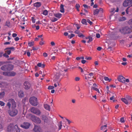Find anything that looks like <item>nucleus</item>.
Segmentation results:
<instances>
[{
  "mask_svg": "<svg viewBox=\"0 0 132 132\" xmlns=\"http://www.w3.org/2000/svg\"><path fill=\"white\" fill-rule=\"evenodd\" d=\"M16 108L11 107L10 109H9L8 110V113L9 115L11 117L16 116L18 113V110Z\"/></svg>",
  "mask_w": 132,
  "mask_h": 132,
  "instance_id": "obj_1",
  "label": "nucleus"
},
{
  "mask_svg": "<svg viewBox=\"0 0 132 132\" xmlns=\"http://www.w3.org/2000/svg\"><path fill=\"white\" fill-rule=\"evenodd\" d=\"M119 31L122 34H130L132 32V29L128 27H126L120 29Z\"/></svg>",
  "mask_w": 132,
  "mask_h": 132,
  "instance_id": "obj_2",
  "label": "nucleus"
},
{
  "mask_svg": "<svg viewBox=\"0 0 132 132\" xmlns=\"http://www.w3.org/2000/svg\"><path fill=\"white\" fill-rule=\"evenodd\" d=\"M11 104H12L11 107H16V102L14 99L12 98H10L8 100V102L7 103V106L8 107V109H10Z\"/></svg>",
  "mask_w": 132,
  "mask_h": 132,
  "instance_id": "obj_3",
  "label": "nucleus"
},
{
  "mask_svg": "<svg viewBox=\"0 0 132 132\" xmlns=\"http://www.w3.org/2000/svg\"><path fill=\"white\" fill-rule=\"evenodd\" d=\"M29 102L32 105L35 106H37L38 104L37 98L34 96L31 97L30 98Z\"/></svg>",
  "mask_w": 132,
  "mask_h": 132,
  "instance_id": "obj_4",
  "label": "nucleus"
},
{
  "mask_svg": "<svg viewBox=\"0 0 132 132\" xmlns=\"http://www.w3.org/2000/svg\"><path fill=\"white\" fill-rule=\"evenodd\" d=\"M30 111L31 112L37 116H39L41 113L40 110L39 109L34 107H32Z\"/></svg>",
  "mask_w": 132,
  "mask_h": 132,
  "instance_id": "obj_5",
  "label": "nucleus"
},
{
  "mask_svg": "<svg viewBox=\"0 0 132 132\" xmlns=\"http://www.w3.org/2000/svg\"><path fill=\"white\" fill-rule=\"evenodd\" d=\"M30 119L32 121L36 123L39 124L41 123V121L40 119L38 117L35 116H31Z\"/></svg>",
  "mask_w": 132,
  "mask_h": 132,
  "instance_id": "obj_6",
  "label": "nucleus"
},
{
  "mask_svg": "<svg viewBox=\"0 0 132 132\" xmlns=\"http://www.w3.org/2000/svg\"><path fill=\"white\" fill-rule=\"evenodd\" d=\"M30 125V123L27 122H24L20 125V126L23 128L28 129L29 128Z\"/></svg>",
  "mask_w": 132,
  "mask_h": 132,
  "instance_id": "obj_7",
  "label": "nucleus"
},
{
  "mask_svg": "<svg viewBox=\"0 0 132 132\" xmlns=\"http://www.w3.org/2000/svg\"><path fill=\"white\" fill-rule=\"evenodd\" d=\"M132 4V0H125L123 3L124 7H126Z\"/></svg>",
  "mask_w": 132,
  "mask_h": 132,
  "instance_id": "obj_8",
  "label": "nucleus"
},
{
  "mask_svg": "<svg viewBox=\"0 0 132 132\" xmlns=\"http://www.w3.org/2000/svg\"><path fill=\"white\" fill-rule=\"evenodd\" d=\"M15 50L14 47H7L6 48L5 50H6L5 51L6 53L8 55H10L11 53V51H14Z\"/></svg>",
  "mask_w": 132,
  "mask_h": 132,
  "instance_id": "obj_9",
  "label": "nucleus"
},
{
  "mask_svg": "<svg viewBox=\"0 0 132 132\" xmlns=\"http://www.w3.org/2000/svg\"><path fill=\"white\" fill-rule=\"evenodd\" d=\"M63 72V71H61L59 73H57L54 76V78H55L54 80H57L60 78L61 75L63 76V74H62V73Z\"/></svg>",
  "mask_w": 132,
  "mask_h": 132,
  "instance_id": "obj_10",
  "label": "nucleus"
},
{
  "mask_svg": "<svg viewBox=\"0 0 132 132\" xmlns=\"http://www.w3.org/2000/svg\"><path fill=\"white\" fill-rule=\"evenodd\" d=\"M104 122L105 121L103 120L101 122V125L102 126L101 127V130H104L106 129L107 124L106 123H105Z\"/></svg>",
  "mask_w": 132,
  "mask_h": 132,
  "instance_id": "obj_11",
  "label": "nucleus"
},
{
  "mask_svg": "<svg viewBox=\"0 0 132 132\" xmlns=\"http://www.w3.org/2000/svg\"><path fill=\"white\" fill-rule=\"evenodd\" d=\"M14 126L13 123H10L7 127V131L9 132H12L14 128Z\"/></svg>",
  "mask_w": 132,
  "mask_h": 132,
  "instance_id": "obj_12",
  "label": "nucleus"
},
{
  "mask_svg": "<svg viewBox=\"0 0 132 132\" xmlns=\"http://www.w3.org/2000/svg\"><path fill=\"white\" fill-rule=\"evenodd\" d=\"M33 130L35 132H42V129L39 126H35Z\"/></svg>",
  "mask_w": 132,
  "mask_h": 132,
  "instance_id": "obj_13",
  "label": "nucleus"
},
{
  "mask_svg": "<svg viewBox=\"0 0 132 132\" xmlns=\"http://www.w3.org/2000/svg\"><path fill=\"white\" fill-rule=\"evenodd\" d=\"M118 79L119 81L123 83H125V78L122 76H119L118 78Z\"/></svg>",
  "mask_w": 132,
  "mask_h": 132,
  "instance_id": "obj_14",
  "label": "nucleus"
},
{
  "mask_svg": "<svg viewBox=\"0 0 132 132\" xmlns=\"http://www.w3.org/2000/svg\"><path fill=\"white\" fill-rule=\"evenodd\" d=\"M24 85L25 87V88L26 89H29L31 86L30 84L28 81L25 82L24 84Z\"/></svg>",
  "mask_w": 132,
  "mask_h": 132,
  "instance_id": "obj_15",
  "label": "nucleus"
},
{
  "mask_svg": "<svg viewBox=\"0 0 132 132\" xmlns=\"http://www.w3.org/2000/svg\"><path fill=\"white\" fill-rule=\"evenodd\" d=\"M12 132H20V130L17 125L14 126V128Z\"/></svg>",
  "mask_w": 132,
  "mask_h": 132,
  "instance_id": "obj_16",
  "label": "nucleus"
},
{
  "mask_svg": "<svg viewBox=\"0 0 132 132\" xmlns=\"http://www.w3.org/2000/svg\"><path fill=\"white\" fill-rule=\"evenodd\" d=\"M7 70L8 71H10L12 70L14 68L13 65L11 64H7Z\"/></svg>",
  "mask_w": 132,
  "mask_h": 132,
  "instance_id": "obj_17",
  "label": "nucleus"
},
{
  "mask_svg": "<svg viewBox=\"0 0 132 132\" xmlns=\"http://www.w3.org/2000/svg\"><path fill=\"white\" fill-rule=\"evenodd\" d=\"M18 95L20 97H23L24 96L23 92V91L21 90L19 91L18 92Z\"/></svg>",
  "mask_w": 132,
  "mask_h": 132,
  "instance_id": "obj_18",
  "label": "nucleus"
},
{
  "mask_svg": "<svg viewBox=\"0 0 132 132\" xmlns=\"http://www.w3.org/2000/svg\"><path fill=\"white\" fill-rule=\"evenodd\" d=\"M126 98L129 102V104H130L132 101L131 97L129 95H127L126 97Z\"/></svg>",
  "mask_w": 132,
  "mask_h": 132,
  "instance_id": "obj_19",
  "label": "nucleus"
},
{
  "mask_svg": "<svg viewBox=\"0 0 132 132\" xmlns=\"http://www.w3.org/2000/svg\"><path fill=\"white\" fill-rule=\"evenodd\" d=\"M64 5L63 4H61L60 6V11L62 13H64Z\"/></svg>",
  "mask_w": 132,
  "mask_h": 132,
  "instance_id": "obj_20",
  "label": "nucleus"
},
{
  "mask_svg": "<svg viewBox=\"0 0 132 132\" xmlns=\"http://www.w3.org/2000/svg\"><path fill=\"white\" fill-rule=\"evenodd\" d=\"M41 5V4L40 2H37L34 4V6L36 7H39Z\"/></svg>",
  "mask_w": 132,
  "mask_h": 132,
  "instance_id": "obj_21",
  "label": "nucleus"
},
{
  "mask_svg": "<svg viewBox=\"0 0 132 132\" xmlns=\"http://www.w3.org/2000/svg\"><path fill=\"white\" fill-rule=\"evenodd\" d=\"M94 90L96 91L98 93H100L101 94L99 89L96 88L94 87H92L91 88V90Z\"/></svg>",
  "mask_w": 132,
  "mask_h": 132,
  "instance_id": "obj_22",
  "label": "nucleus"
},
{
  "mask_svg": "<svg viewBox=\"0 0 132 132\" xmlns=\"http://www.w3.org/2000/svg\"><path fill=\"white\" fill-rule=\"evenodd\" d=\"M122 101L124 102L125 104H129V102L128 101L127 99L126 98H122L121 99Z\"/></svg>",
  "mask_w": 132,
  "mask_h": 132,
  "instance_id": "obj_23",
  "label": "nucleus"
},
{
  "mask_svg": "<svg viewBox=\"0 0 132 132\" xmlns=\"http://www.w3.org/2000/svg\"><path fill=\"white\" fill-rule=\"evenodd\" d=\"M5 26H7L8 27H10L11 26L10 21L9 20L6 21L5 23Z\"/></svg>",
  "mask_w": 132,
  "mask_h": 132,
  "instance_id": "obj_24",
  "label": "nucleus"
},
{
  "mask_svg": "<svg viewBox=\"0 0 132 132\" xmlns=\"http://www.w3.org/2000/svg\"><path fill=\"white\" fill-rule=\"evenodd\" d=\"M54 16L58 18H60L62 16V14L60 13H57L54 14Z\"/></svg>",
  "mask_w": 132,
  "mask_h": 132,
  "instance_id": "obj_25",
  "label": "nucleus"
},
{
  "mask_svg": "<svg viewBox=\"0 0 132 132\" xmlns=\"http://www.w3.org/2000/svg\"><path fill=\"white\" fill-rule=\"evenodd\" d=\"M44 108L46 110L50 111V107L49 105L47 104H45L44 105Z\"/></svg>",
  "mask_w": 132,
  "mask_h": 132,
  "instance_id": "obj_26",
  "label": "nucleus"
},
{
  "mask_svg": "<svg viewBox=\"0 0 132 132\" xmlns=\"http://www.w3.org/2000/svg\"><path fill=\"white\" fill-rule=\"evenodd\" d=\"M1 69L3 71L7 70V64L5 65L2 66L1 67Z\"/></svg>",
  "mask_w": 132,
  "mask_h": 132,
  "instance_id": "obj_27",
  "label": "nucleus"
},
{
  "mask_svg": "<svg viewBox=\"0 0 132 132\" xmlns=\"http://www.w3.org/2000/svg\"><path fill=\"white\" fill-rule=\"evenodd\" d=\"M37 66L39 67H41L42 68H44L45 66V65L44 64H42L41 63H38L37 64Z\"/></svg>",
  "mask_w": 132,
  "mask_h": 132,
  "instance_id": "obj_28",
  "label": "nucleus"
},
{
  "mask_svg": "<svg viewBox=\"0 0 132 132\" xmlns=\"http://www.w3.org/2000/svg\"><path fill=\"white\" fill-rule=\"evenodd\" d=\"M99 12V9H96L94 11V15H97L98 14Z\"/></svg>",
  "mask_w": 132,
  "mask_h": 132,
  "instance_id": "obj_29",
  "label": "nucleus"
},
{
  "mask_svg": "<svg viewBox=\"0 0 132 132\" xmlns=\"http://www.w3.org/2000/svg\"><path fill=\"white\" fill-rule=\"evenodd\" d=\"M54 81H55V84H54V86L56 87L58 85L60 87V84H59V81H56V80H54Z\"/></svg>",
  "mask_w": 132,
  "mask_h": 132,
  "instance_id": "obj_30",
  "label": "nucleus"
},
{
  "mask_svg": "<svg viewBox=\"0 0 132 132\" xmlns=\"http://www.w3.org/2000/svg\"><path fill=\"white\" fill-rule=\"evenodd\" d=\"M15 75V73L14 72H9V76H14Z\"/></svg>",
  "mask_w": 132,
  "mask_h": 132,
  "instance_id": "obj_31",
  "label": "nucleus"
},
{
  "mask_svg": "<svg viewBox=\"0 0 132 132\" xmlns=\"http://www.w3.org/2000/svg\"><path fill=\"white\" fill-rule=\"evenodd\" d=\"M4 95L5 93L4 92L0 93V99L4 97Z\"/></svg>",
  "mask_w": 132,
  "mask_h": 132,
  "instance_id": "obj_32",
  "label": "nucleus"
},
{
  "mask_svg": "<svg viewBox=\"0 0 132 132\" xmlns=\"http://www.w3.org/2000/svg\"><path fill=\"white\" fill-rule=\"evenodd\" d=\"M34 42L33 41H32L30 42H29L28 43V46L30 47H31L34 45Z\"/></svg>",
  "mask_w": 132,
  "mask_h": 132,
  "instance_id": "obj_33",
  "label": "nucleus"
},
{
  "mask_svg": "<svg viewBox=\"0 0 132 132\" xmlns=\"http://www.w3.org/2000/svg\"><path fill=\"white\" fill-rule=\"evenodd\" d=\"M104 79L106 81H109L110 82L111 80V79H109L108 77H105L104 78Z\"/></svg>",
  "mask_w": 132,
  "mask_h": 132,
  "instance_id": "obj_34",
  "label": "nucleus"
},
{
  "mask_svg": "<svg viewBox=\"0 0 132 132\" xmlns=\"http://www.w3.org/2000/svg\"><path fill=\"white\" fill-rule=\"evenodd\" d=\"M116 98V96L114 95L110 97V100H113V102H114L115 101V99Z\"/></svg>",
  "mask_w": 132,
  "mask_h": 132,
  "instance_id": "obj_35",
  "label": "nucleus"
},
{
  "mask_svg": "<svg viewBox=\"0 0 132 132\" xmlns=\"http://www.w3.org/2000/svg\"><path fill=\"white\" fill-rule=\"evenodd\" d=\"M43 38H42L41 39V41L39 43V44L40 45H42L44 44V41L43 40Z\"/></svg>",
  "mask_w": 132,
  "mask_h": 132,
  "instance_id": "obj_36",
  "label": "nucleus"
},
{
  "mask_svg": "<svg viewBox=\"0 0 132 132\" xmlns=\"http://www.w3.org/2000/svg\"><path fill=\"white\" fill-rule=\"evenodd\" d=\"M48 13V11L46 10L43 11V14L45 15H47Z\"/></svg>",
  "mask_w": 132,
  "mask_h": 132,
  "instance_id": "obj_37",
  "label": "nucleus"
},
{
  "mask_svg": "<svg viewBox=\"0 0 132 132\" xmlns=\"http://www.w3.org/2000/svg\"><path fill=\"white\" fill-rule=\"evenodd\" d=\"M3 74L4 76H9V72H3Z\"/></svg>",
  "mask_w": 132,
  "mask_h": 132,
  "instance_id": "obj_38",
  "label": "nucleus"
},
{
  "mask_svg": "<svg viewBox=\"0 0 132 132\" xmlns=\"http://www.w3.org/2000/svg\"><path fill=\"white\" fill-rule=\"evenodd\" d=\"M126 19L125 17L122 16V17H121L120 18L119 20L120 21H123L126 20Z\"/></svg>",
  "mask_w": 132,
  "mask_h": 132,
  "instance_id": "obj_39",
  "label": "nucleus"
},
{
  "mask_svg": "<svg viewBox=\"0 0 132 132\" xmlns=\"http://www.w3.org/2000/svg\"><path fill=\"white\" fill-rule=\"evenodd\" d=\"M88 75H89V76L88 77V78H90L92 77H93V73L91 72Z\"/></svg>",
  "mask_w": 132,
  "mask_h": 132,
  "instance_id": "obj_40",
  "label": "nucleus"
},
{
  "mask_svg": "<svg viewBox=\"0 0 132 132\" xmlns=\"http://www.w3.org/2000/svg\"><path fill=\"white\" fill-rule=\"evenodd\" d=\"M82 23L83 24H86V21L85 19H83L81 21Z\"/></svg>",
  "mask_w": 132,
  "mask_h": 132,
  "instance_id": "obj_41",
  "label": "nucleus"
},
{
  "mask_svg": "<svg viewBox=\"0 0 132 132\" xmlns=\"http://www.w3.org/2000/svg\"><path fill=\"white\" fill-rule=\"evenodd\" d=\"M75 36V35L73 34H71V35H68V38L69 39H71L73 37H74Z\"/></svg>",
  "mask_w": 132,
  "mask_h": 132,
  "instance_id": "obj_42",
  "label": "nucleus"
},
{
  "mask_svg": "<svg viewBox=\"0 0 132 132\" xmlns=\"http://www.w3.org/2000/svg\"><path fill=\"white\" fill-rule=\"evenodd\" d=\"M78 36L79 37H81L82 38H84L85 37L84 35L81 33L79 34Z\"/></svg>",
  "mask_w": 132,
  "mask_h": 132,
  "instance_id": "obj_43",
  "label": "nucleus"
},
{
  "mask_svg": "<svg viewBox=\"0 0 132 132\" xmlns=\"http://www.w3.org/2000/svg\"><path fill=\"white\" fill-rule=\"evenodd\" d=\"M5 103L3 101H0V105L1 106H4L5 105Z\"/></svg>",
  "mask_w": 132,
  "mask_h": 132,
  "instance_id": "obj_44",
  "label": "nucleus"
},
{
  "mask_svg": "<svg viewBox=\"0 0 132 132\" xmlns=\"http://www.w3.org/2000/svg\"><path fill=\"white\" fill-rule=\"evenodd\" d=\"M128 23L130 25H132V18L129 20L128 22Z\"/></svg>",
  "mask_w": 132,
  "mask_h": 132,
  "instance_id": "obj_45",
  "label": "nucleus"
},
{
  "mask_svg": "<svg viewBox=\"0 0 132 132\" xmlns=\"http://www.w3.org/2000/svg\"><path fill=\"white\" fill-rule=\"evenodd\" d=\"M3 55L6 58H8L9 57V56L6 53L4 54H3Z\"/></svg>",
  "mask_w": 132,
  "mask_h": 132,
  "instance_id": "obj_46",
  "label": "nucleus"
},
{
  "mask_svg": "<svg viewBox=\"0 0 132 132\" xmlns=\"http://www.w3.org/2000/svg\"><path fill=\"white\" fill-rule=\"evenodd\" d=\"M92 40H93L92 37L90 36H89V40L87 41V42L88 43H89V42L92 41Z\"/></svg>",
  "mask_w": 132,
  "mask_h": 132,
  "instance_id": "obj_47",
  "label": "nucleus"
},
{
  "mask_svg": "<svg viewBox=\"0 0 132 132\" xmlns=\"http://www.w3.org/2000/svg\"><path fill=\"white\" fill-rule=\"evenodd\" d=\"M58 20L57 19L55 18H54L52 19L51 21L52 22H55Z\"/></svg>",
  "mask_w": 132,
  "mask_h": 132,
  "instance_id": "obj_48",
  "label": "nucleus"
},
{
  "mask_svg": "<svg viewBox=\"0 0 132 132\" xmlns=\"http://www.w3.org/2000/svg\"><path fill=\"white\" fill-rule=\"evenodd\" d=\"M54 88V87L53 86H49L48 87V89H52Z\"/></svg>",
  "mask_w": 132,
  "mask_h": 132,
  "instance_id": "obj_49",
  "label": "nucleus"
},
{
  "mask_svg": "<svg viewBox=\"0 0 132 132\" xmlns=\"http://www.w3.org/2000/svg\"><path fill=\"white\" fill-rule=\"evenodd\" d=\"M50 44H51V46H55V43L53 41H52V42H51Z\"/></svg>",
  "mask_w": 132,
  "mask_h": 132,
  "instance_id": "obj_50",
  "label": "nucleus"
},
{
  "mask_svg": "<svg viewBox=\"0 0 132 132\" xmlns=\"http://www.w3.org/2000/svg\"><path fill=\"white\" fill-rule=\"evenodd\" d=\"M120 121L122 123H123L125 122L124 120V118L123 117H122L120 119Z\"/></svg>",
  "mask_w": 132,
  "mask_h": 132,
  "instance_id": "obj_51",
  "label": "nucleus"
},
{
  "mask_svg": "<svg viewBox=\"0 0 132 132\" xmlns=\"http://www.w3.org/2000/svg\"><path fill=\"white\" fill-rule=\"evenodd\" d=\"M62 122L61 121L60 122V125L59 126V129L60 130L61 129L62 127Z\"/></svg>",
  "mask_w": 132,
  "mask_h": 132,
  "instance_id": "obj_52",
  "label": "nucleus"
},
{
  "mask_svg": "<svg viewBox=\"0 0 132 132\" xmlns=\"http://www.w3.org/2000/svg\"><path fill=\"white\" fill-rule=\"evenodd\" d=\"M75 7L76 9H78L80 7V6L79 4H76Z\"/></svg>",
  "mask_w": 132,
  "mask_h": 132,
  "instance_id": "obj_53",
  "label": "nucleus"
},
{
  "mask_svg": "<svg viewBox=\"0 0 132 132\" xmlns=\"http://www.w3.org/2000/svg\"><path fill=\"white\" fill-rule=\"evenodd\" d=\"M130 7H128L126 9V13L127 14H128L129 12V8Z\"/></svg>",
  "mask_w": 132,
  "mask_h": 132,
  "instance_id": "obj_54",
  "label": "nucleus"
},
{
  "mask_svg": "<svg viewBox=\"0 0 132 132\" xmlns=\"http://www.w3.org/2000/svg\"><path fill=\"white\" fill-rule=\"evenodd\" d=\"M27 20V19H26V17H23L22 18V20L23 21H26Z\"/></svg>",
  "mask_w": 132,
  "mask_h": 132,
  "instance_id": "obj_55",
  "label": "nucleus"
},
{
  "mask_svg": "<svg viewBox=\"0 0 132 132\" xmlns=\"http://www.w3.org/2000/svg\"><path fill=\"white\" fill-rule=\"evenodd\" d=\"M43 56L45 57H46L47 56V54L46 53H44L43 54Z\"/></svg>",
  "mask_w": 132,
  "mask_h": 132,
  "instance_id": "obj_56",
  "label": "nucleus"
},
{
  "mask_svg": "<svg viewBox=\"0 0 132 132\" xmlns=\"http://www.w3.org/2000/svg\"><path fill=\"white\" fill-rule=\"evenodd\" d=\"M80 79V78L78 77H76L75 79V80L76 81H79Z\"/></svg>",
  "mask_w": 132,
  "mask_h": 132,
  "instance_id": "obj_57",
  "label": "nucleus"
},
{
  "mask_svg": "<svg viewBox=\"0 0 132 132\" xmlns=\"http://www.w3.org/2000/svg\"><path fill=\"white\" fill-rule=\"evenodd\" d=\"M31 19L32 20V22L33 23H35V20L34 19V18L32 17L31 18Z\"/></svg>",
  "mask_w": 132,
  "mask_h": 132,
  "instance_id": "obj_58",
  "label": "nucleus"
},
{
  "mask_svg": "<svg viewBox=\"0 0 132 132\" xmlns=\"http://www.w3.org/2000/svg\"><path fill=\"white\" fill-rule=\"evenodd\" d=\"M87 22L90 25H92V21H90L89 19L87 20Z\"/></svg>",
  "mask_w": 132,
  "mask_h": 132,
  "instance_id": "obj_59",
  "label": "nucleus"
},
{
  "mask_svg": "<svg viewBox=\"0 0 132 132\" xmlns=\"http://www.w3.org/2000/svg\"><path fill=\"white\" fill-rule=\"evenodd\" d=\"M12 36L13 37H15L17 36V34L16 33H14L12 34Z\"/></svg>",
  "mask_w": 132,
  "mask_h": 132,
  "instance_id": "obj_60",
  "label": "nucleus"
},
{
  "mask_svg": "<svg viewBox=\"0 0 132 132\" xmlns=\"http://www.w3.org/2000/svg\"><path fill=\"white\" fill-rule=\"evenodd\" d=\"M14 39L15 41H18L19 40V38L18 37H16L14 38Z\"/></svg>",
  "mask_w": 132,
  "mask_h": 132,
  "instance_id": "obj_61",
  "label": "nucleus"
},
{
  "mask_svg": "<svg viewBox=\"0 0 132 132\" xmlns=\"http://www.w3.org/2000/svg\"><path fill=\"white\" fill-rule=\"evenodd\" d=\"M96 37L98 38H99L100 37V35L99 34H97L96 35Z\"/></svg>",
  "mask_w": 132,
  "mask_h": 132,
  "instance_id": "obj_62",
  "label": "nucleus"
},
{
  "mask_svg": "<svg viewBox=\"0 0 132 132\" xmlns=\"http://www.w3.org/2000/svg\"><path fill=\"white\" fill-rule=\"evenodd\" d=\"M78 68L80 70L81 72L82 73L84 72L83 70L81 67H78Z\"/></svg>",
  "mask_w": 132,
  "mask_h": 132,
  "instance_id": "obj_63",
  "label": "nucleus"
},
{
  "mask_svg": "<svg viewBox=\"0 0 132 132\" xmlns=\"http://www.w3.org/2000/svg\"><path fill=\"white\" fill-rule=\"evenodd\" d=\"M85 59L87 60H90L92 59V58L90 57H86Z\"/></svg>",
  "mask_w": 132,
  "mask_h": 132,
  "instance_id": "obj_64",
  "label": "nucleus"
}]
</instances>
